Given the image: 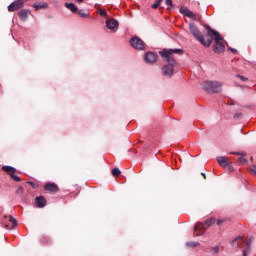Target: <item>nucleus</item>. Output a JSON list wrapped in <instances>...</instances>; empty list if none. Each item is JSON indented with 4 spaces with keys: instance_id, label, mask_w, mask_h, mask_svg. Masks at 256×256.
<instances>
[{
    "instance_id": "nucleus-16",
    "label": "nucleus",
    "mask_w": 256,
    "mask_h": 256,
    "mask_svg": "<svg viewBox=\"0 0 256 256\" xmlns=\"http://www.w3.org/2000/svg\"><path fill=\"white\" fill-rule=\"evenodd\" d=\"M194 230L199 231L200 235H204L205 234V224H203L201 222L196 223Z\"/></svg>"
},
{
    "instance_id": "nucleus-1",
    "label": "nucleus",
    "mask_w": 256,
    "mask_h": 256,
    "mask_svg": "<svg viewBox=\"0 0 256 256\" xmlns=\"http://www.w3.org/2000/svg\"><path fill=\"white\" fill-rule=\"evenodd\" d=\"M173 53H176V55H183V49H164L160 52L163 61L168 63L162 68V73L165 77H173L175 66H177V61L173 57Z\"/></svg>"
},
{
    "instance_id": "nucleus-12",
    "label": "nucleus",
    "mask_w": 256,
    "mask_h": 256,
    "mask_svg": "<svg viewBox=\"0 0 256 256\" xmlns=\"http://www.w3.org/2000/svg\"><path fill=\"white\" fill-rule=\"evenodd\" d=\"M118 26H119V22H117V20L115 19H110L106 21V27L107 29H110V31H113V29H116V27Z\"/></svg>"
},
{
    "instance_id": "nucleus-10",
    "label": "nucleus",
    "mask_w": 256,
    "mask_h": 256,
    "mask_svg": "<svg viewBox=\"0 0 256 256\" xmlns=\"http://www.w3.org/2000/svg\"><path fill=\"white\" fill-rule=\"evenodd\" d=\"M217 162H218V165H220L224 169L227 168L229 163H231V161L229 160V157H225V156L217 157Z\"/></svg>"
},
{
    "instance_id": "nucleus-3",
    "label": "nucleus",
    "mask_w": 256,
    "mask_h": 256,
    "mask_svg": "<svg viewBox=\"0 0 256 256\" xmlns=\"http://www.w3.org/2000/svg\"><path fill=\"white\" fill-rule=\"evenodd\" d=\"M189 31L193 35V37L203 45V47H211L213 44V38H210L208 40H205V36L199 31V28H197V25L195 23L191 22L189 24Z\"/></svg>"
},
{
    "instance_id": "nucleus-28",
    "label": "nucleus",
    "mask_w": 256,
    "mask_h": 256,
    "mask_svg": "<svg viewBox=\"0 0 256 256\" xmlns=\"http://www.w3.org/2000/svg\"><path fill=\"white\" fill-rule=\"evenodd\" d=\"M247 162V159L240 157L238 158V163H241V165L245 164Z\"/></svg>"
},
{
    "instance_id": "nucleus-24",
    "label": "nucleus",
    "mask_w": 256,
    "mask_h": 256,
    "mask_svg": "<svg viewBox=\"0 0 256 256\" xmlns=\"http://www.w3.org/2000/svg\"><path fill=\"white\" fill-rule=\"evenodd\" d=\"M163 3V0H156L155 3L152 5V9H157L159 5Z\"/></svg>"
},
{
    "instance_id": "nucleus-32",
    "label": "nucleus",
    "mask_w": 256,
    "mask_h": 256,
    "mask_svg": "<svg viewBox=\"0 0 256 256\" xmlns=\"http://www.w3.org/2000/svg\"><path fill=\"white\" fill-rule=\"evenodd\" d=\"M250 171H251V173H252L253 175L256 176V166H251V167H250Z\"/></svg>"
},
{
    "instance_id": "nucleus-19",
    "label": "nucleus",
    "mask_w": 256,
    "mask_h": 256,
    "mask_svg": "<svg viewBox=\"0 0 256 256\" xmlns=\"http://www.w3.org/2000/svg\"><path fill=\"white\" fill-rule=\"evenodd\" d=\"M239 241H243L242 236H238L234 240L231 241L232 247H239Z\"/></svg>"
},
{
    "instance_id": "nucleus-41",
    "label": "nucleus",
    "mask_w": 256,
    "mask_h": 256,
    "mask_svg": "<svg viewBox=\"0 0 256 256\" xmlns=\"http://www.w3.org/2000/svg\"><path fill=\"white\" fill-rule=\"evenodd\" d=\"M202 177H204V179H207V175L205 173H201Z\"/></svg>"
},
{
    "instance_id": "nucleus-7",
    "label": "nucleus",
    "mask_w": 256,
    "mask_h": 256,
    "mask_svg": "<svg viewBox=\"0 0 256 256\" xmlns=\"http://www.w3.org/2000/svg\"><path fill=\"white\" fill-rule=\"evenodd\" d=\"M2 171H5V173H8V175H10L13 181H17V182L21 181V178L15 175V173L17 172V169L13 168V166H3Z\"/></svg>"
},
{
    "instance_id": "nucleus-23",
    "label": "nucleus",
    "mask_w": 256,
    "mask_h": 256,
    "mask_svg": "<svg viewBox=\"0 0 256 256\" xmlns=\"http://www.w3.org/2000/svg\"><path fill=\"white\" fill-rule=\"evenodd\" d=\"M199 245H201V243H199V242H187L186 243V246L193 247V248L199 247Z\"/></svg>"
},
{
    "instance_id": "nucleus-9",
    "label": "nucleus",
    "mask_w": 256,
    "mask_h": 256,
    "mask_svg": "<svg viewBox=\"0 0 256 256\" xmlns=\"http://www.w3.org/2000/svg\"><path fill=\"white\" fill-rule=\"evenodd\" d=\"M157 59H159V56L155 52H147L145 55V61L150 65H153V63H157Z\"/></svg>"
},
{
    "instance_id": "nucleus-40",
    "label": "nucleus",
    "mask_w": 256,
    "mask_h": 256,
    "mask_svg": "<svg viewBox=\"0 0 256 256\" xmlns=\"http://www.w3.org/2000/svg\"><path fill=\"white\" fill-rule=\"evenodd\" d=\"M30 185H31V187H33V189H35V184H34V182H28Z\"/></svg>"
},
{
    "instance_id": "nucleus-11",
    "label": "nucleus",
    "mask_w": 256,
    "mask_h": 256,
    "mask_svg": "<svg viewBox=\"0 0 256 256\" xmlns=\"http://www.w3.org/2000/svg\"><path fill=\"white\" fill-rule=\"evenodd\" d=\"M45 191H49L50 193H57L59 191V187L55 183H47L44 186Z\"/></svg>"
},
{
    "instance_id": "nucleus-31",
    "label": "nucleus",
    "mask_w": 256,
    "mask_h": 256,
    "mask_svg": "<svg viewBox=\"0 0 256 256\" xmlns=\"http://www.w3.org/2000/svg\"><path fill=\"white\" fill-rule=\"evenodd\" d=\"M207 33L204 36L205 41H208V39H211V36H209V30L206 29Z\"/></svg>"
},
{
    "instance_id": "nucleus-42",
    "label": "nucleus",
    "mask_w": 256,
    "mask_h": 256,
    "mask_svg": "<svg viewBox=\"0 0 256 256\" xmlns=\"http://www.w3.org/2000/svg\"><path fill=\"white\" fill-rule=\"evenodd\" d=\"M78 1V3H83V0H77Z\"/></svg>"
},
{
    "instance_id": "nucleus-8",
    "label": "nucleus",
    "mask_w": 256,
    "mask_h": 256,
    "mask_svg": "<svg viewBox=\"0 0 256 256\" xmlns=\"http://www.w3.org/2000/svg\"><path fill=\"white\" fill-rule=\"evenodd\" d=\"M180 13L185 15V17H189L192 21H197V14L193 13V11L189 10L187 7H181Z\"/></svg>"
},
{
    "instance_id": "nucleus-38",
    "label": "nucleus",
    "mask_w": 256,
    "mask_h": 256,
    "mask_svg": "<svg viewBox=\"0 0 256 256\" xmlns=\"http://www.w3.org/2000/svg\"><path fill=\"white\" fill-rule=\"evenodd\" d=\"M222 223H225V220H218L217 225H221Z\"/></svg>"
},
{
    "instance_id": "nucleus-2",
    "label": "nucleus",
    "mask_w": 256,
    "mask_h": 256,
    "mask_svg": "<svg viewBox=\"0 0 256 256\" xmlns=\"http://www.w3.org/2000/svg\"><path fill=\"white\" fill-rule=\"evenodd\" d=\"M205 29H208V37H210L212 41H215L213 51L215 53H223L225 51V44H223L221 34H219V32L216 30H213L209 25H205Z\"/></svg>"
},
{
    "instance_id": "nucleus-18",
    "label": "nucleus",
    "mask_w": 256,
    "mask_h": 256,
    "mask_svg": "<svg viewBox=\"0 0 256 256\" xmlns=\"http://www.w3.org/2000/svg\"><path fill=\"white\" fill-rule=\"evenodd\" d=\"M65 7L66 9H69L70 11H72V13H77V11H79V8H77L76 5L73 3H66Z\"/></svg>"
},
{
    "instance_id": "nucleus-33",
    "label": "nucleus",
    "mask_w": 256,
    "mask_h": 256,
    "mask_svg": "<svg viewBox=\"0 0 256 256\" xmlns=\"http://www.w3.org/2000/svg\"><path fill=\"white\" fill-rule=\"evenodd\" d=\"M100 15H101V17H107V11L100 10Z\"/></svg>"
},
{
    "instance_id": "nucleus-14",
    "label": "nucleus",
    "mask_w": 256,
    "mask_h": 256,
    "mask_svg": "<svg viewBox=\"0 0 256 256\" xmlns=\"http://www.w3.org/2000/svg\"><path fill=\"white\" fill-rule=\"evenodd\" d=\"M47 7H49L47 2H36L33 4V9H35V11H41V9H47Z\"/></svg>"
},
{
    "instance_id": "nucleus-17",
    "label": "nucleus",
    "mask_w": 256,
    "mask_h": 256,
    "mask_svg": "<svg viewBox=\"0 0 256 256\" xmlns=\"http://www.w3.org/2000/svg\"><path fill=\"white\" fill-rule=\"evenodd\" d=\"M251 243H253V237L246 238V249L243 251H246V253H251Z\"/></svg>"
},
{
    "instance_id": "nucleus-30",
    "label": "nucleus",
    "mask_w": 256,
    "mask_h": 256,
    "mask_svg": "<svg viewBox=\"0 0 256 256\" xmlns=\"http://www.w3.org/2000/svg\"><path fill=\"white\" fill-rule=\"evenodd\" d=\"M78 15H80V17H84V18L89 17V14H87L85 12H79Z\"/></svg>"
},
{
    "instance_id": "nucleus-34",
    "label": "nucleus",
    "mask_w": 256,
    "mask_h": 256,
    "mask_svg": "<svg viewBox=\"0 0 256 256\" xmlns=\"http://www.w3.org/2000/svg\"><path fill=\"white\" fill-rule=\"evenodd\" d=\"M212 251H213L214 254H217L219 252V246L213 247Z\"/></svg>"
},
{
    "instance_id": "nucleus-25",
    "label": "nucleus",
    "mask_w": 256,
    "mask_h": 256,
    "mask_svg": "<svg viewBox=\"0 0 256 256\" xmlns=\"http://www.w3.org/2000/svg\"><path fill=\"white\" fill-rule=\"evenodd\" d=\"M23 193H24L23 187L19 186L18 189L16 190V194L19 195L20 197H23Z\"/></svg>"
},
{
    "instance_id": "nucleus-21",
    "label": "nucleus",
    "mask_w": 256,
    "mask_h": 256,
    "mask_svg": "<svg viewBox=\"0 0 256 256\" xmlns=\"http://www.w3.org/2000/svg\"><path fill=\"white\" fill-rule=\"evenodd\" d=\"M8 219L10 223H12V229H15V226L17 225V219L13 218V216H8Z\"/></svg>"
},
{
    "instance_id": "nucleus-26",
    "label": "nucleus",
    "mask_w": 256,
    "mask_h": 256,
    "mask_svg": "<svg viewBox=\"0 0 256 256\" xmlns=\"http://www.w3.org/2000/svg\"><path fill=\"white\" fill-rule=\"evenodd\" d=\"M241 117H243V113H241V112L234 114V119H241Z\"/></svg>"
},
{
    "instance_id": "nucleus-37",
    "label": "nucleus",
    "mask_w": 256,
    "mask_h": 256,
    "mask_svg": "<svg viewBox=\"0 0 256 256\" xmlns=\"http://www.w3.org/2000/svg\"><path fill=\"white\" fill-rule=\"evenodd\" d=\"M227 167H228L229 171L233 170V165H231V162H229V165Z\"/></svg>"
},
{
    "instance_id": "nucleus-39",
    "label": "nucleus",
    "mask_w": 256,
    "mask_h": 256,
    "mask_svg": "<svg viewBox=\"0 0 256 256\" xmlns=\"http://www.w3.org/2000/svg\"><path fill=\"white\" fill-rule=\"evenodd\" d=\"M249 254L247 253V251H242V256H248Z\"/></svg>"
},
{
    "instance_id": "nucleus-4",
    "label": "nucleus",
    "mask_w": 256,
    "mask_h": 256,
    "mask_svg": "<svg viewBox=\"0 0 256 256\" xmlns=\"http://www.w3.org/2000/svg\"><path fill=\"white\" fill-rule=\"evenodd\" d=\"M204 91L207 93H219L223 87V83L219 81L206 80L202 83Z\"/></svg>"
},
{
    "instance_id": "nucleus-36",
    "label": "nucleus",
    "mask_w": 256,
    "mask_h": 256,
    "mask_svg": "<svg viewBox=\"0 0 256 256\" xmlns=\"http://www.w3.org/2000/svg\"><path fill=\"white\" fill-rule=\"evenodd\" d=\"M229 50L231 51V53H233L234 55H237V50L234 48H229Z\"/></svg>"
},
{
    "instance_id": "nucleus-27",
    "label": "nucleus",
    "mask_w": 256,
    "mask_h": 256,
    "mask_svg": "<svg viewBox=\"0 0 256 256\" xmlns=\"http://www.w3.org/2000/svg\"><path fill=\"white\" fill-rule=\"evenodd\" d=\"M231 155H238V156L244 157L245 152H231Z\"/></svg>"
},
{
    "instance_id": "nucleus-35",
    "label": "nucleus",
    "mask_w": 256,
    "mask_h": 256,
    "mask_svg": "<svg viewBox=\"0 0 256 256\" xmlns=\"http://www.w3.org/2000/svg\"><path fill=\"white\" fill-rule=\"evenodd\" d=\"M236 77H238V79H240L241 81H247V78H245V76L236 75Z\"/></svg>"
},
{
    "instance_id": "nucleus-22",
    "label": "nucleus",
    "mask_w": 256,
    "mask_h": 256,
    "mask_svg": "<svg viewBox=\"0 0 256 256\" xmlns=\"http://www.w3.org/2000/svg\"><path fill=\"white\" fill-rule=\"evenodd\" d=\"M112 175L113 177H119L121 175V170H119V168H114L112 170Z\"/></svg>"
},
{
    "instance_id": "nucleus-13",
    "label": "nucleus",
    "mask_w": 256,
    "mask_h": 256,
    "mask_svg": "<svg viewBox=\"0 0 256 256\" xmlns=\"http://www.w3.org/2000/svg\"><path fill=\"white\" fill-rule=\"evenodd\" d=\"M35 203H36L37 207L43 208V207H45V205H47V200L43 196H38L35 198Z\"/></svg>"
},
{
    "instance_id": "nucleus-20",
    "label": "nucleus",
    "mask_w": 256,
    "mask_h": 256,
    "mask_svg": "<svg viewBox=\"0 0 256 256\" xmlns=\"http://www.w3.org/2000/svg\"><path fill=\"white\" fill-rule=\"evenodd\" d=\"M214 223H215V218H210L204 222V225H206V227H211V225H214Z\"/></svg>"
},
{
    "instance_id": "nucleus-5",
    "label": "nucleus",
    "mask_w": 256,
    "mask_h": 256,
    "mask_svg": "<svg viewBox=\"0 0 256 256\" xmlns=\"http://www.w3.org/2000/svg\"><path fill=\"white\" fill-rule=\"evenodd\" d=\"M130 45L133 49H137L138 51H145V42L137 36H134L130 39Z\"/></svg>"
},
{
    "instance_id": "nucleus-29",
    "label": "nucleus",
    "mask_w": 256,
    "mask_h": 256,
    "mask_svg": "<svg viewBox=\"0 0 256 256\" xmlns=\"http://www.w3.org/2000/svg\"><path fill=\"white\" fill-rule=\"evenodd\" d=\"M165 3L168 7H173V0H165Z\"/></svg>"
},
{
    "instance_id": "nucleus-6",
    "label": "nucleus",
    "mask_w": 256,
    "mask_h": 256,
    "mask_svg": "<svg viewBox=\"0 0 256 256\" xmlns=\"http://www.w3.org/2000/svg\"><path fill=\"white\" fill-rule=\"evenodd\" d=\"M24 7H25V0H16L8 6V11L10 13H13L15 11H19V9H23Z\"/></svg>"
},
{
    "instance_id": "nucleus-15",
    "label": "nucleus",
    "mask_w": 256,
    "mask_h": 256,
    "mask_svg": "<svg viewBox=\"0 0 256 256\" xmlns=\"http://www.w3.org/2000/svg\"><path fill=\"white\" fill-rule=\"evenodd\" d=\"M30 13H31V10H29V9H23V10H21V11L18 13V16L20 17V19H21L22 21H25V20L29 17Z\"/></svg>"
}]
</instances>
